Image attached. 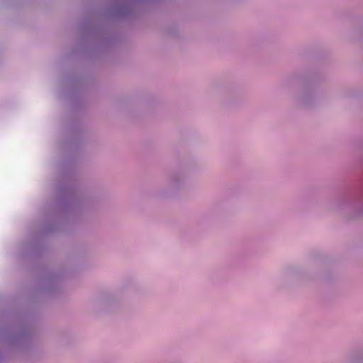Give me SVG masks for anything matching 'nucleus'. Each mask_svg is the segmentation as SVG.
<instances>
[{"mask_svg": "<svg viewBox=\"0 0 363 363\" xmlns=\"http://www.w3.org/2000/svg\"><path fill=\"white\" fill-rule=\"evenodd\" d=\"M359 360V357H352L351 359H350V363H357Z\"/></svg>", "mask_w": 363, "mask_h": 363, "instance_id": "nucleus-1", "label": "nucleus"}, {"mask_svg": "<svg viewBox=\"0 0 363 363\" xmlns=\"http://www.w3.org/2000/svg\"><path fill=\"white\" fill-rule=\"evenodd\" d=\"M171 185H172V186H177V182L176 179H174L172 181Z\"/></svg>", "mask_w": 363, "mask_h": 363, "instance_id": "nucleus-2", "label": "nucleus"}]
</instances>
